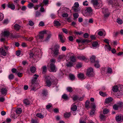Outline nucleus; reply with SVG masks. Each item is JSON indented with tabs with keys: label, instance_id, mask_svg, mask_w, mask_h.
I'll list each match as a JSON object with an SVG mask.
<instances>
[{
	"label": "nucleus",
	"instance_id": "nucleus-50",
	"mask_svg": "<svg viewBox=\"0 0 123 123\" xmlns=\"http://www.w3.org/2000/svg\"><path fill=\"white\" fill-rule=\"evenodd\" d=\"M89 34L87 33H85L83 34V37L85 38H87L89 37Z\"/></svg>",
	"mask_w": 123,
	"mask_h": 123
},
{
	"label": "nucleus",
	"instance_id": "nucleus-15",
	"mask_svg": "<svg viewBox=\"0 0 123 123\" xmlns=\"http://www.w3.org/2000/svg\"><path fill=\"white\" fill-rule=\"evenodd\" d=\"M48 92L47 90L43 89V90L42 93V96L43 97H45L48 95Z\"/></svg>",
	"mask_w": 123,
	"mask_h": 123
},
{
	"label": "nucleus",
	"instance_id": "nucleus-20",
	"mask_svg": "<svg viewBox=\"0 0 123 123\" xmlns=\"http://www.w3.org/2000/svg\"><path fill=\"white\" fill-rule=\"evenodd\" d=\"M76 57L74 55L71 56L70 59L71 61L73 62H75L76 61Z\"/></svg>",
	"mask_w": 123,
	"mask_h": 123
},
{
	"label": "nucleus",
	"instance_id": "nucleus-36",
	"mask_svg": "<svg viewBox=\"0 0 123 123\" xmlns=\"http://www.w3.org/2000/svg\"><path fill=\"white\" fill-rule=\"evenodd\" d=\"M118 108H119V107L117 103V104H115L113 106V109L116 110H117Z\"/></svg>",
	"mask_w": 123,
	"mask_h": 123
},
{
	"label": "nucleus",
	"instance_id": "nucleus-62",
	"mask_svg": "<svg viewBox=\"0 0 123 123\" xmlns=\"http://www.w3.org/2000/svg\"><path fill=\"white\" fill-rule=\"evenodd\" d=\"M52 106V105L50 104L49 105H47L46 106V108L47 109H48L50 108Z\"/></svg>",
	"mask_w": 123,
	"mask_h": 123
},
{
	"label": "nucleus",
	"instance_id": "nucleus-5",
	"mask_svg": "<svg viewBox=\"0 0 123 123\" xmlns=\"http://www.w3.org/2000/svg\"><path fill=\"white\" fill-rule=\"evenodd\" d=\"M102 13L104 15V18L108 17L111 14L110 12L108 10L107 8H102Z\"/></svg>",
	"mask_w": 123,
	"mask_h": 123
},
{
	"label": "nucleus",
	"instance_id": "nucleus-41",
	"mask_svg": "<svg viewBox=\"0 0 123 123\" xmlns=\"http://www.w3.org/2000/svg\"><path fill=\"white\" fill-rule=\"evenodd\" d=\"M69 76L70 80H73L75 79V77L73 74H70Z\"/></svg>",
	"mask_w": 123,
	"mask_h": 123
},
{
	"label": "nucleus",
	"instance_id": "nucleus-28",
	"mask_svg": "<svg viewBox=\"0 0 123 123\" xmlns=\"http://www.w3.org/2000/svg\"><path fill=\"white\" fill-rule=\"evenodd\" d=\"M91 41H90L87 39H85L83 40H81V43H85V44H87L91 42Z\"/></svg>",
	"mask_w": 123,
	"mask_h": 123
},
{
	"label": "nucleus",
	"instance_id": "nucleus-26",
	"mask_svg": "<svg viewBox=\"0 0 123 123\" xmlns=\"http://www.w3.org/2000/svg\"><path fill=\"white\" fill-rule=\"evenodd\" d=\"M42 73L43 74L45 73L47 71V67L45 66H43L42 68Z\"/></svg>",
	"mask_w": 123,
	"mask_h": 123
},
{
	"label": "nucleus",
	"instance_id": "nucleus-29",
	"mask_svg": "<svg viewBox=\"0 0 123 123\" xmlns=\"http://www.w3.org/2000/svg\"><path fill=\"white\" fill-rule=\"evenodd\" d=\"M14 28L16 30H18L20 28V26L18 24H16L14 25Z\"/></svg>",
	"mask_w": 123,
	"mask_h": 123
},
{
	"label": "nucleus",
	"instance_id": "nucleus-22",
	"mask_svg": "<svg viewBox=\"0 0 123 123\" xmlns=\"http://www.w3.org/2000/svg\"><path fill=\"white\" fill-rule=\"evenodd\" d=\"M77 109V107L76 105H72L71 107V110L73 111H76Z\"/></svg>",
	"mask_w": 123,
	"mask_h": 123
},
{
	"label": "nucleus",
	"instance_id": "nucleus-18",
	"mask_svg": "<svg viewBox=\"0 0 123 123\" xmlns=\"http://www.w3.org/2000/svg\"><path fill=\"white\" fill-rule=\"evenodd\" d=\"M90 61L92 63H94L97 60H96V57L94 55H92L91 56L90 58Z\"/></svg>",
	"mask_w": 123,
	"mask_h": 123
},
{
	"label": "nucleus",
	"instance_id": "nucleus-7",
	"mask_svg": "<svg viewBox=\"0 0 123 123\" xmlns=\"http://www.w3.org/2000/svg\"><path fill=\"white\" fill-rule=\"evenodd\" d=\"M92 12V10L91 8H86V9L82 11V12L85 14L88 15L91 13Z\"/></svg>",
	"mask_w": 123,
	"mask_h": 123
},
{
	"label": "nucleus",
	"instance_id": "nucleus-24",
	"mask_svg": "<svg viewBox=\"0 0 123 123\" xmlns=\"http://www.w3.org/2000/svg\"><path fill=\"white\" fill-rule=\"evenodd\" d=\"M78 76L79 78L81 79H85L84 75L83 74L80 73L78 74Z\"/></svg>",
	"mask_w": 123,
	"mask_h": 123
},
{
	"label": "nucleus",
	"instance_id": "nucleus-46",
	"mask_svg": "<svg viewBox=\"0 0 123 123\" xmlns=\"http://www.w3.org/2000/svg\"><path fill=\"white\" fill-rule=\"evenodd\" d=\"M117 20V22L119 24H121L123 23L122 20L119 18H118Z\"/></svg>",
	"mask_w": 123,
	"mask_h": 123
},
{
	"label": "nucleus",
	"instance_id": "nucleus-1",
	"mask_svg": "<svg viewBox=\"0 0 123 123\" xmlns=\"http://www.w3.org/2000/svg\"><path fill=\"white\" fill-rule=\"evenodd\" d=\"M60 45L58 44L55 45L54 46L49 49L51 50V54L54 57H57L60 54L59 52Z\"/></svg>",
	"mask_w": 123,
	"mask_h": 123
},
{
	"label": "nucleus",
	"instance_id": "nucleus-3",
	"mask_svg": "<svg viewBox=\"0 0 123 123\" xmlns=\"http://www.w3.org/2000/svg\"><path fill=\"white\" fill-rule=\"evenodd\" d=\"M45 80L46 85L48 87H50L54 81V80L49 76H46L45 77Z\"/></svg>",
	"mask_w": 123,
	"mask_h": 123
},
{
	"label": "nucleus",
	"instance_id": "nucleus-12",
	"mask_svg": "<svg viewBox=\"0 0 123 123\" xmlns=\"http://www.w3.org/2000/svg\"><path fill=\"white\" fill-rule=\"evenodd\" d=\"M99 0H91V3L92 4L94 7L96 6L100 3Z\"/></svg>",
	"mask_w": 123,
	"mask_h": 123
},
{
	"label": "nucleus",
	"instance_id": "nucleus-64",
	"mask_svg": "<svg viewBox=\"0 0 123 123\" xmlns=\"http://www.w3.org/2000/svg\"><path fill=\"white\" fill-rule=\"evenodd\" d=\"M40 14V12L37 11L36 12V17H38L39 16Z\"/></svg>",
	"mask_w": 123,
	"mask_h": 123
},
{
	"label": "nucleus",
	"instance_id": "nucleus-32",
	"mask_svg": "<svg viewBox=\"0 0 123 123\" xmlns=\"http://www.w3.org/2000/svg\"><path fill=\"white\" fill-rule=\"evenodd\" d=\"M36 70V68L34 67H31L30 68V71L32 73H34L35 72Z\"/></svg>",
	"mask_w": 123,
	"mask_h": 123
},
{
	"label": "nucleus",
	"instance_id": "nucleus-48",
	"mask_svg": "<svg viewBox=\"0 0 123 123\" xmlns=\"http://www.w3.org/2000/svg\"><path fill=\"white\" fill-rule=\"evenodd\" d=\"M82 66V64L81 63H78L76 65V67L78 68H80Z\"/></svg>",
	"mask_w": 123,
	"mask_h": 123
},
{
	"label": "nucleus",
	"instance_id": "nucleus-60",
	"mask_svg": "<svg viewBox=\"0 0 123 123\" xmlns=\"http://www.w3.org/2000/svg\"><path fill=\"white\" fill-rule=\"evenodd\" d=\"M62 16L64 18H67L68 16V14L67 13H63L62 15Z\"/></svg>",
	"mask_w": 123,
	"mask_h": 123
},
{
	"label": "nucleus",
	"instance_id": "nucleus-43",
	"mask_svg": "<svg viewBox=\"0 0 123 123\" xmlns=\"http://www.w3.org/2000/svg\"><path fill=\"white\" fill-rule=\"evenodd\" d=\"M28 8H35L33 4L31 3H29L28 5Z\"/></svg>",
	"mask_w": 123,
	"mask_h": 123
},
{
	"label": "nucleus",
	"instance_id": "nucleus-54",
	"mask_svg": "<svg viewBox=\"0 0 123 123\" xmlns=\"http://www.w3.org/2000/svg\"><path fill=\"white\" fill-rule=\"evenodd\" d=\"M95 109L92 110L90 112V114L91 115H93L94 113Z\"/></svg>",
	"mask_w": 123,
	"mask_h": 123
},
{
	"label": "nucleus",
	"instance_id": "nucleus-39",
	"mask_svg": "<svg viewBox=\"0 0 123 123\" xmlns=\"http://www.w3.org/2000/svg\"><path fill=\"white\" fill-rule=\"evenodd\" d=\"M54 24L55 26H59L61 25V24L57 21H55Z\"/></svg>",
	"mask_w": 123,
	"mask_h": 123
},
{
	"label": "nucleus",
	"instance_id": "nucleus-55",
	"mask_svg": "<svg viewBox=\"0 0 123 123\" xmlns=\"http://www.w3.org/2000/svg\"><path fill=\"white\" fill-rule=\"evenodd\" d=\"M73 16L75 18H78L79 15L78 13L73 14Z\"/></svg>",
	"mask_w": 123,
	"mask_h": 123
},
{
	"label": "nucleus",
	"instance_id": "nucleus-13",
	"mask_svg": "<svg viewBox=\"0 0 123 123\" xmlns=\"http://www.w3.org/2000/svg\"><path fill=\"white\" fill-rule=\"evenodd\" d=\"M46 33L45 31H43L40 32V34L38 36V37L40 39H42L44 37V34Z\"/></svg>",
	"mask_w": 123,
	"mask_h": 123
},
{
	"label": "nucleus",
	"instance_id": "nucleus-2",
	"mask_svg": "<svg viewBox=\"0 0 123 123\" xmlns=\"http://www.w3.org/2000/svg\"><path fill=\"white\" fill-rule=\"evenodd\" d=\"M36 80H32L31 84L30 85L31 89V90L36 91L39 88V85L36 83Z\"/></svg>",
	"mask_w": 123,
	"mask_h": 123
},
{
	"label": "nucleus",
	"instance_id": "nucleus-59",
	"mask_svg": "<svg viewBox=\"0 0 123 123\" xmlns=\"http://www.w3.org/2000/svg\"><path fill=\"white\" fill-rule=\"evenodd\" d=\"M29 24L31 26H33L34 25V23L32 21H30L29 22Z\"/></svg>",
	"mask_w": 123,
	"mask_h": 123
},
{
	"label": "nucleus",
	"instance_id": "nucleus-17",
	"mask_svg": "<svg viewBox=\"0 0 123 123\" xmlns=\"http://www.w3.org/2000/svg\"><path fill=\"white\" fill-rule=\"evenodd\" d=\"M93 63H94V66L96 68H98L100 67V65L99 63V61L98 60H97Z\"/></svg>",
	"mask_w": 123,
	"mask_h": 123
},
{
	"label": "nucleus",
	"instance_id": "nucleus-14",
	"mask_svg": "<svg viewBox=\"0 0 123 123\" xmlns=\"http://www.w3.org/2000/svg\"><path fill=\"white\" fill-rule=\"evenodd\" d=\"M113 98L111 97H108L106 99L105 103L107 104H109L111 103L113 100Z\"/></svg>",
	"mask_w": 123,
	"mask_h": 123
},
{
	"label": "nucleus",
	"instance_id": "nucleus-56",
	"mask_svg": "<svg viewBox=\"0 0 123 123\" xmlns=\"http://www.w3.org/2000/svg\"><path fill=\"white\" fill-rule=\"evenodd\" d=\"M100 118L101 120H103L104 119L105 117V116L102 114H100Z\"/></svg>",
	"mask_w": 123,
	"mask_h": 123
},
{
	"label": "nucleus",
	"instance_id": "nucleus-45",
	"mask_svg": "<svg viewBox=\"0 0 123 123\" xmlns=\"http://www.w3.org/2000/svg\"><path fill=\"white\" fill-rule=\"evenodd\" d=\"M119 107H123V103L119 102L117 103Z\"/></svg>",
	"mask_w": 123,
	"mask_h": 123
},
{
	"label": "nucleus",
	"instance_id": "nucleus-16",
	"mask_svg": "<svg viewBox=\"0 0 123 123\" xmlns=\"http://www.w3.org/2000/svg\"><path fill=\"white\" fill-rule=\"evenodd\" d=\"M0 51L1 55L4 56L6 55V53L3 48H0Z\"/></svg>",
	"mask_w": 123,
	"mask_h": 123
},
{
	"label": "nucleus",
	"instance_id": "nucleus-58",
	"mask_svg": "<svg viewBox=\"0 0 123 123\" xmlns=\"http://www.w3.org/2000/svg\"><path fill=\"white\" fill-rule=\"evenodd\" d=\"M8 22L9 21L7 19H6L4 20L3 23L4 24H8Z\"/></svg>",
	"mask_w": 123,
	"mask_h": 123
},
{
	"label": "nucleus",
	"instance_id": "nucleus-6",
	"mask_svg": "<svg viewBox=\"0 0 123 123\" xmlns=\"http://www.w3.org/2000/svg\"><path fill=\"white\" fill-rule=\"evenodd\" d=\"M86 75L88 77L93 76H94L93 69L92 68H90L87 70Z\"/></svg>",
	"mask_w": 123,
	"mask_h": 123
},
{
	"label": "nucleus",
	"instance_id": "nucleus-61",
	"mask_svg": "<svg viewBox=\"0 0 123 123\" xmlns=\"http://www.w3.org/2000/svg\"><path fill=\"white\" fill-rule=\"evenodd\" d=\"M98 34L99 36H102L103 35L104 33L102 31H100L98 32Z\"/></svg>",
	"mask_w": 123,
	"mask_h": 123
},
{
	"label": "nucleus",
	"instance_id": "nucleus-37",
	"mask_svg": "<svg viewBox=\"0 0 123 123\" xmlns=\"http://www.w3.org/2000/svg\"><path fill=\"white\" fill-rule=\"evenodd\" d=\"M92 46L94 47H96L98 45V43L97 42H94L92 43Z\"/></svg>",
	"mask_w": 123,
	"mask_h": 123
},
{
	"label": "nucleus",
	"instance_id": "nucleus-25",
	"mask_svg": "<svg viewBox=\"0 0 123 123\" xmlns=\"http://www.w3.org/2000/svg\"><path fill=\"white\" fill-rule=\"evenodd\" d=\"M65 55H59L58 57V61L60 62L61 60L65 58Z\"/></svg>",
	"mask_w": 123,
	"mask_h": 123
},
{
	"label": "nucleus",
	"instance_id": "nucleus-9",
	"mask_svg": "<svg viewBox=\"0 0 123 123\" xmlns=\"http://www.w3.org/2000/svg\"><path fill=\"white\" fill-rule=\"evenodd\" d=\"M123 115L119 114L117 115L116 117V121L118 122L123 121V118L122 117Z\"/></svg>",
	"mask_w": 123,
	"mask_h": 123
},
{
	"label": "nucleus",
	"instance_id": "nucleus-57",
	"mask_svg": "<svg viewBox=\"0 0 123 123\" xmlns=\"http://www.w3.org/2000/svg\"><path fill=\"white\" fill-rule=\"evenodd\" d=\"M31 122L32 123H38L37 120L36 119H32L31 120Z\"/></svg>",
	"mask_w": 123,
	"mask_h": 123
},
{
	"label": "nucleus",
	"instance_id": "nucleus-10",
	"mask_svg": "<svg viewBox=\"0 0 123 123\" xmlns=\"http://www.w3.org/2000/svg\"><path fill=\"white\" fill-rule=\"evenodd\" d=\"M7 92L6 89L5 88H2L0 91V96H1L2 95H6Z\"/></svg>",
	"mask_w": 123,
	"mask_h": 123
},
{
	"label": "nucleus",
	"instance_id": "nucleus-52",
	"mask_svg": "<svg viewBox=\"0 0 123 123\" xmlns=\"http://www.w3.org/2000/svg\"><path fill=\"white\" fill-rule=\"evenodd\" d=\"M74 6L75 8H78L79 6V4L78 2H75L74 5Z\"/></svg>",
	"mask_w": 123,
	"mask_h": 123
},
{
	"label": "nucleus",
	"instance_id": "nucleus-42",
	"mask_svg": "<svg viewBox=\"0 0 123 123\" xmlns=\"http://www.w3.org/2000/svg\"><path fill=\"white\" fill-rule=\"evenodd\" d=\"M51 32H50L47 37L46 39L45 40V41H46L49 40L50 38L51 37Z\"/></svg>",
	"mask_w": 123,
	"mask_h": 123
},
{
	"label": "nucleus",
	"instance_id": "nucleus-47",
	"mask_svg": "<svg viewBox=\"0 0 123 123\" xmlns=\"http://www.w3.org/2000/svg\"><path fill=\"white\" fill-rule=\"evenodd\" d=\"M62 98L65 99H68V97L67 95L66 94H64L62 95Z\"/></svg>",
	"mask_w": 123,
	"mask_h": 123
},
{
	"label": "nucleus",
	"instance_id": "nucleus-33",
	"mask_svg": "<svg viewBox=\"0 0 123 123\" xmlns=\"http://www.w3.org/2000/svg\"><path fill=\"white\" fill-rule=\"evenodd\" d=\"M70 115V113L66 112L64 114V116L65 117L68 118L69 117Z\"/></svg>",
	"mask_w": 123,
	"mask_h": 123
},
{
	"label": "nucleus",
	"instance_id": "nucleus-8",
	"mask_svg": "<svg viewBox=\"0 0 123 123\" xmlns=\"http://www.w3.org/2000/svg\"><path fill=\"white\" fill-rule=\"evenodd\" d=\"M121 88L117 92V95L119 96H122L123 95V85H121Z\"/></svg>",
	"mask_w": 123,
	"mask_h": 123
},
{
	"label": "nucleus",
	"instance_id": "nucleus-11",
	"mask_svg": "<svg viewBox=\"0 0 123 123\" xmlns=\"http://www.w3.org/2000/svg\"><path fill=\"white\" fill-rule=\"evenodd\" d=\"M121 85L120 86H114L113 88V91L115 92H117L118 91L120 90V89L121 88Z\"/></svg>",
	"mask_w": 123,
	"mask_h": 123
},
{
	"label": "nucleus",
	"instance_id": "nucleus-4",
	"mask_svg": "<svg viewBox=\"0 0 123 123\" xmlns=\"http://www.w3.org/2000/svg\"><path fill=\"white\" fill-rule=\"evenodd\" d=\"M49 71L51 72H55L57 70V68L54 64L51 63L48 66Z\"/></svg>",
	"mask_w": 123,
	"mask_h": 123
},
{
	"label": "nucleus",
	"instance_id": "nucleus-27",
	"mask_svg": "<svg viewBox=\"0 0 123 123\" xmlns=\"http://www.w3.org/2000/svg\"><path fill=\"white\" fill-rule=\"evenodd\" d=\"M10 33L8 31H4L3 33V35L4 37H8Z\"/></svg>",
	"mask_w": 123,
	"mask_h": 123
},
{
	"label": "nucleus",
	"instance_id": "nucleus-19",
	"mask_svg": "<svg viewBox=\"0 0 123 123\" xmlns=\"http://www.w3.org/2000/svg\"><path fill=\"white\" fill-rule=\"evenodd\" d=\"M78 58L79 59L85 61L87 60V58H86L85 56L83 55L79 56L78 57Z\"/></svg>",
	"mask_w": 123,
	"mask_h": 123
},
{
	"label": "nucleus",
	"instance_id": "nucleus-53",
	"mask_svg": "<svg viewBox=\"0 0 123 123\" xmlns=\"http://www.w3.org/2000/svg\"><path fill=\"white\" fill-rule=\"evenodd\" d=\"M62 30L63 32L64 33L66 34H67L68 33V31H67V30L66 29L64 28H62Z\"/></svg>",
	"mask_w": 123,
	"mask_h": 123
},
{
	"label": "nucleus",
	"instance_id": "nucleus-38",
	"mask_svg": "<svg viewBox=\"0 0 123 123\" xmlns=\"http://www.w3.org/2000/svg\"><path fill=\"white\" fill-rule=\"evenodd\" d=\"M7 7L9 8H14L15 6L13 4H8L7 5Z\"/></svg>",
	"mask_w": 123,
	"mask_h": 123
},
{
	"label": "nucleus",
	"instance_id": "nucleus-35",
	"mask_svg": "<svg viewBox=\"0 0 123 123\" xmlns=\"http://www.w3.org/2000/svg\"><path fill=\"white\" fill-rule=\"evenodd\" d=\"M99 93L100 95L103 97H105L107 96V94L105 92H104L102 91H100Z\"/></svg>",
	"mask_w": 123,
	"mask_h": 123
},
{
	"label": "nucleus",
	"instance_id": "nucleus-31",
	"mask_svg": "<svg viewBox=\"0 0 123 123\" xmlns=\"http://www.w3.org/2000/svg\"><path fill=\"white\" fill-rule=\"evenodd\" d=\"M22 112V110L20 108H18L16 110V112L17 114H20Z\"/></svg>",
	"mask_w": 123,
	"mask_h": 123
},
{
	"label": "nucleus",
	"instance_id": "nucleus-63",
	"mask_svg": "<svg viewBox=\"0 0 123 123\" xmlns=\"http://www.w3.org/2000/svg\"><path fill=\"white\" fill-rule=\"evenodd\" d=\"M69 40L70 41H72L74 40L73 37L72 36H70L69 37Z\"/></svg>",
	"mask_w": 123,
	"mask_h": 123
},
{
	"label": "nucleus",
	"instance_id": "nucleus-23",
	"mask_svg": "<svg viewBox=\"0 0 123 123\" xmlns=\"http://www.w3.org/2000/svg\"><path fill=\"white\" fill-rule=\"evenodd\" d=\"M25 105H29L30 102L28 99H25L23 101Z\"/></svg>",
	"mask_w": 123,
	"mask_h": 123
},
{
	"label": "nucleus",
	"instance_id": "nucleus-51",
	"mask_svg": "<svg viewBox=\"0 0 123 123\" xmlns=\"http://www.w3.org/2000/svg\"><path fill=\"white\" fill-rule=\"evenodd\" d=\"M36 116L42 118H43V115H42L41 113L37 114Z\"/></svg>",
	"mask_w": 123,
	"mask_h": 123
},
{
	"label": "nucleus",
	"instance_id": "nucleus-21",
	"mask_svg": "<svg viewBox=\"0 0 123 123\" xmlns=\"http://www.w3.org/2000/svg\"><path fill=\"white\" fill-rule=\"evenodd\" d=\"M66 65L67 67H71L73 65V63L71 62H68L66 64Z\"/></svg>",
	"mask_w": 123,
	"mask_h": 123
},
{
	"label": "nucleus",
	"instance_id": "nucleus-49",
	"mask_svg": "<svg viewBox=\"0 0 123 123\" xmlns=\"http://www.w3.org/2000/svg\"><path fill=\"white\" fill-rule=\"evenodd\" d=\"M89 102L88 101H87L85 103V107L86 108H88L89 107Z\"/></svg>",
	"mask_w": 123,
	"mask_h": 123
},
{
	"label": "nucleus",
	"instance_id": "nucleus-30",
	"mask_svg": "<svg viewBox=\"0 0 123 123\" xmlns=\"http://www.w3.org/2000/svg\"><path fill=\"white\" fill-rule=\"evenodd\" d=\"M67 91L70 92H72L73 91L72 88L71 87H68L67 88Z\"/></svg>",
	"mask_w": 123,
	"mask_h": 123
},
{
	"label": "nucleus",
	"instance_id": "nucleus-40",
	"mask_svg": "<svg viewBox=\"0 0 123 123\" xmlns=\"http://www.w3.org/2000/svg\"><path fill=\"white\" fill-rule=\"evenodd\" d=\"M14 75L12 74H10L8 76L9 79L10 80H11L14 79Z\"/></svg>",
	"mask_w": 123,
	"mask_h": 123
},
{
	"label": "nucleus",
	"instance_id": "nucleus-44",
	"mask_svg": "<svg viewBox=\"0 0 123 123\" xmlns=\"http://www.w3.org/2000/svg\"><path fill=\"white\" fill-rule=\"evenodd\" d=\"M79 97L77 95H75L74 96L73 99L74 101H75L77 100H78Z\"/></svg>",
	"mask_w": 123,
	"mask_h": 123
},
{
	"label": "nucleus",
	"instance_id": "nucleus-34",
	"mask_svg": "<svg viewBox=\"0 0 123 123\" xmlns=\"http://www.w3.org/2000/svg\"><path fill=\"white\" fill-rule=\"evenodd\" d=\"M109 111V110L108 109L105 108L103 110V113L104 114H107Z\"/></svg>",
	"mask_w": 123,
	"mask_h": 123
}]
</instances>
